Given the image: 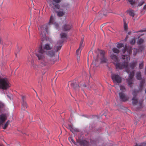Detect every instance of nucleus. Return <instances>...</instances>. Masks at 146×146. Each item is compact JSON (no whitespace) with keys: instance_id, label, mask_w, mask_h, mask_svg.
Masks as SVG:
<instances>
[{"instance_id":"10","label":"nucleus","mask_w":146,"mask_h":146,"mask_svg":"<svg viewBox=\"0 0 146 146\" xmlns=\"http://www.w3.org/2000/svg\"><path fill=\"white\" fill-rule=\"evenodd\" d=\"M71 85L72 87L74 89L78 91L79 88L81 86L84 87H86L85 83H84L82 84L80 83V85H79L77 83H74V82H73L71 83Z\"/></svg>"},{"instance_id":"32","label":"nucleus","mask_w":146,"mask_h":146,"mask_svg":"<svg viewBox=\"0 0 146 146\" xmlns=\"http://www.w3.org/2000/svg\"><path fill=\"white\" fill-rule=\"evenodd\" d=\"M124 30L127 31V25L125 22H124Z\"/></svg>"},{"instance_id":"26","label":"nucleus","mask_w":146,"mask_h":146,"mask_svg":"<svg viewBox=\"0 0 146 146\" xmlns=\"http://www.w3.org/2000/svg\"><path fill=\"white\" fill-rule=\"evenodd\" d=\"M144 40L142 38H140L138 39L137 41V43L138 44H141L143 43Z\"/></svg>"},{"instance_id":"27","label":"nucleus","mask_w":146,"mask_h":146,"mask_svg":"<svg viewBox=\"0 0 146 146\" xmlns=\"http://www.w3.org/2000/svg\"><path fill=\"white\" fill-rule=\"evenodd\" d=\"M120 89L121 91V92H124L126 91V89L125 87L123 86H120Z\"/></svg>"},{"instance_id":"21","label":"nucleus","mask_w":146,"mask_h":146,"mask_svg":"<svg viewBox=\"0 0 146 146\" xmlns=\"http://www.w3.org/2000/svg\"><path fill=\"white\" fill-rule=\"evenodd\" d=\"M126 12L127 13L129 14V15L133 17L135 16L134 11L131 9H129L127 10Z\"/></svg>"},{"instance_id":"23","label":"nucleus","mask_w":146,"mask_h":146,"mask_svg":"<svg viewBox=\"0 0 146 146\" xmlns=\"http://www.w3.org/2000/svg\"><path fill=\"white\" fill-rule=\"evenodd\" d=\"M136 78L137 79L139 80H140L141 79V74L140 72H138L137 73Z\"/></svg>"},{"instance_id":"50","label":"nucleus","mask_w":146,"mask_h":146,"mask_svg":"<svg viewBox=\"0 0 146 146\" xmlns=\"http://www.w3.org/2000/svg\"><path fill=\"white\" fill-rule=\"evenodd\" d=\"M55 61H54V62L53 63H54V62H55Z\"/></svg>"},{"instance_id":"45","label":"nucleus","mask_w":146,"mask_h":146,"mask_svg":"<svg viewBox=\"0 0 146 146\" xmlns=\"http://www.w3.org/2000/svg\"><path fill=\"white\" fill-rule=\"evenodd\" d=\"M38 82L39 83V84H41V82L40 81H38Z\"/></svg>"},{"instance_id":"1","label":"nucleus","mask_w":146,"mask_h":146,"mask_svg":"<svg viewBox=\"0 0 146 146\" xmlns=\"http://www.w3.org/2000/svg\"><path fill=\"white\" fill-rule=\"evenodd\" d=\"M132 48L131 46L125 45L124 48L123 50V53H126L127 54L122 55V58L125 60L122 62H119L117 56L112 54L111 56V58L113 60V63L115 65L117 69H122L125 68L126 72L129 73L130 72L127 68L128 64V61L130 60L129 55L131 53Z\"/></svg>"},{"instance_id":"42","label":"nucleus","mask_w":146,"mask_h":146,"mask_svg":"<svg viewBox=\"0 0 146 146\" xmlns=\"http://www.w3.org/2000/svg\"><path fill=\"white\" fill-rule=\"evenodd\" d=\"M142 103L141 102L139 104V108H141L142 107Z\"/></svg>"},{"instance_id":"20","label":"nucleus","mask_w":146,"mask_h":146,"mask_svg":"<svg viewBox=\"0 0 146 146\" xmlns=\"http://www.w3.org/2000/svg\"><path fill=\"white\" fill-rule=\"evenodd\" d=\"M45 53L50 57H52L54 56V53L53 50L47 51L45 52Z\"/></svg>"},{"instance_id":"7","label":"nucleus","mask_w":146,"mask_h":146,"mask_svg":"<svg viewBox=\"0 0 146 146\" xmlns=\"http://www.w3.org/2000/svg\"><path fill=\"white\" fill-rule=\"evenodd\" d=\"M62 0H52V2L49 3V6L55 11L57 9H59L60 6L58 3L61 2Z\"/></svg>"},{"instance_id":"35","label":"nucleus","mask_w":146,"mask_h":146,"mask_svg":"<svg viewBox=\"0 0 146 146\" xmlns=\"http://www.w3.org/2000/svg\"><path fill=\"white\" fill-rule=\"evenodd\" d=\"M54 25L55 27L57 29H58V28L59 25L58 24L56 23V22L53 24Z\"/></svg>"},{"instance_id":"49","label":"nucleus","mask_w":146,"mask_h":146,"mask_svg":"<svg viewBox=\"0 0 146 146\" xmlns=\"http://www.w3.org/2000/svg\"><path fill=\"white\" fill-rule=\"evenodd\" d=\"M19 50H18V52H19Z\"/></svg>"},{"instance_id":"5","label":"nucleus","mask_w":146,"mask_h":146,"mask_svg":"<svg viewBox=\"0 0 146 146\" xmlns=\"http://www.w3.org/2000/svg\"><path fill=\"white\" fill-rule=\"evenodd\" d=\"M48 25H44L38 27L41 36L44 38H46V34L48 33Z\"/></svg>"},{"instance_id":"28","label":"nucleus","mask_w":146,"mask_h":146,"mask_svg":"<svg viewBox=\"0 0 146 146\" xmlns=\"http://www.w3.org/2000/svg\"><path fill=\"white\" fill-rule=\"evenodd\" d=\"M112 51L113 52L118 53L119 52V50L116 48H114L112 49Z\"/></svg>"},{"instance_id":"51","label":"nucleus","mask_w":146,"mask_h":146,"mask_svg":"<svg viewBox=\"0 0 146 146\" xmlns=\"http://www.w3.org/2000/svg\"><path fill=\"white\" fill-rule=\"evenodd\" d=\"M145 70H146V68H145Z\"/></svg>"},{"instance_id":"13","label":"nucleus","mask_w":146,"mask_h":146,"mask_svg":"<svg viewBox=\"0 0 146 146\" xmlns=\"http://www.w3.org/2000/svg\"><path fill=\"white\" fill-rule=\"evenodd\" d=\"M100 53L101 55V58L100 60L101 62L102 63H105L107 61V59L104 56L105 52L103 50H100Z\"/></svg>"},{"instance_id":"39","label":"nucleus","mask_w":146,"mask_h":146,"mask_svg":"<svg viewBox=\"0 0 146 146\" xmlns=\"http://www.w3.org/2000/svg\"><path fill=\"white\" fill-rule=\"evenodd\" d=\"M70 139H71L72 142L74 144H76V143L74 141L72 138H71Z\"/></svg>"},{"instance_id":"17","label":"nucleus","mask_w":146,"mask_h":146,"mask_svg":"<svg viewBox=\"0 0 146 146\" xmlns=\"http://www.w3.org/2000/svg\"><path fill=\"white\" fill-rule=\"evenodd\" d=\"M55 22L54 17L52 15L50 17L49 22L47 25L50 26V25H53Z\"/></svg>"},{"instance_id":"6","label":"nucleus","mask_w":146,"mask_h":146,"mask_svg":"<svg viewBox=\"0 0 146 146\" xmlns=\"http://www.w3.org/2000/svg\"><path fill=\"white\" fill-rule=\"evenodd\" d=\"M60 36L61 39L59 41L57 44L54 46V50L56 52H57L60 49L62 46V44L63 42V40H62V38H66L67 35L65 33H62L60 34Z\"/></svg>"},{"instance_id":"46","label":"nucleus","mask_w":146,"mask_h":146,"mask_svg":"<svg viewBox=\"0 0 146 146\" xmlns=\"http://www.w3.org/2000/svg\"><path fill=\"white\" fill-rule=\"evenodd\" d=\"M141 47H140V48H139V49H140L141 50H141Z\"/></svg>"},{"instance_id":"43","label":"nucleus","mask_w":146,"mask_h":146,"mask_svg":"<svg viewBox=\"0 0 146 146\" xmlns=\"http://www.w3.org/2000/svg\"><path fill=\"white\" fill-rule=\"evenodd\" d=\"M7 97H8L10 99H11V97H10L9 96V95H7Z\"/></svg>"},{"instance_id":"33","label":"nucleus","mask_w":146,"mask_h":146,"mask_svg":"<svg viewBox=\"0 0 146 146\" xmlns=\"http://www.w3.org/2000/svg\"><path fill=\"white\" fill-rule=\"evenodd\" d=\"M9 123V121H8L6 122V123L5 124L4 127H3V129H6V128L7 127Z\"/></svg>"},{"instance_id":"11","label":"nucleus","mask_w":146,"mask_h":146,"mask_svg":"<svg viewBox=\"0 0 146 146\" xmlns=\"http://www.w3.org/2000/svg\"><path fill=\"white\" fill-rule=\"evenodd\" d=\"M26 97L25 96H22V110L24 111L25 110L26 108H27V104L26 102Z\"/></svg>"},{"instance_id":"2","label":"nucleus","mask_w":146,"mask_h":146,"mask_svg":"<svg viewBox=\"0 0 146 146\" xmlns=\"http://www.w3.org/2000/svg\"><path fill=\"white\" fill-rule=\"evenodd\" d=\"M49 42L43 45L42 44L35 50V54L39 60L40 66L42 68L45 67L47 68L48 63L45 58V52L47 50H51L53 47V41L51 40Z\"/></svg>"},{"instance_id":"41","label":"nucleus","mask_w":146,"mask_h":146,"mask_svg":"<svg viewBox=\"0 0 146 146\" xmlns=\"http://www.w3.org/2000/svg\"><path fill=\"white\" fill-rule=\"evenodd\" d=\"M38 66L37 65H34V66H33V67L34 68H37Z\"/></svg>"},{"instance_id":"8","label":"nucleus","mask_w":146,"mask_h":146,"mask_svg":"<svg viewBox=\"0 0 146 146\" xmlns=\"http://www.w3.org/2000/svg\"><path fill=\"white\" fill-rule=\"evenodd\" d=\"M111 77L114 83H120L121 82V77L117 74H112L111 75Z\"/></svg>"},{"instance_id":"29","label":"nucleus","mask_w":146,"mask_h":146,"mask_svg":"<svg viewBox=\"0 0 146 146\" xmlns=\"http://www.w3.org/2000/svg\"><path fill=\"white\" fill-rule=\"evenodd\" d=\"M117 47L118 48H120L124 46V44L122 43H118L117 44Z\"/></svg>"},{"instance_id":"19","label":"nucleus","mask_w":146,"mask_h":146,"mask_svg":"<svg viewBox=\"0 0 146 146\" xmlns=\"http://www.w3.org/2000/svg\"><path fill=\"white\" fill-rule=\"evenodd\" d=\"M106 10H103L99 12V17L100 18H102L106 17L107 14L105 13Z\"/></svg>"},{"instance_id":"18","label":"nucleus","mask_w":146,"mask_h":146,"mask_svg":"<svg viewBox=\"0 0 146 146\" xmlns=\"http://www.w3.org/2000/svg\"><path fill=\"white\" fill-rule=\"evenodd\" d=\"M137 63V60L133 61L129 63V66L131 69H133L136 66Z\"/></svg>"},{"instance_id":"38","label":"nucleus","mask_w":146,"mask_h":146,"mask_svg":"<svg viewBox=\"0 0 146 146\" xmlns=\"http://www.w3.org/2000/svg\"><path fill=\"white\" fill-rule=\"evenodd\" d=\"M69 127L70 131H72V130L73 129L72 126L71 125H70L69 126Z\"/></svg>"},{"instance_id":"30","label":"nucleus","mask_w":146,"mask_h":146,"mask_svg":"<svg viewBox=\"0 0 146 146\" xmlns=\"http://www.w3.org/2000/svg\"><path fill=\"white\" fill-rule=\"evenodd\" d=\"M143 62L142 61L141 63L139 64V69H141L143 68Z\"/></svg>"},{"instance_id":"24","label":"nucleus","mask_w":146,"mask_h":146,"mask_svg":"<svg viewBox=\"0 0 146 146\" xmlns=\"http://www.w3.org/2000/svg\"><path fill=\"white\" fill-rule=\"evenodd\" d=\"M57 15L59 17H61L63 15L64 13L63 12L61 11H58L57 12Z\"/></svg>"},{"instance_id":"4","label":"nucleus","mask_w":146,"mask_h":146,"mask_svg":"<svg viewBox=\"0 0 146 146\" xmlns=\"http://www.w3.org/2000/svg\"><path fill=\"white\" fill-rule=\"evenodd\" d=\"M145 81L143 79L141 81L140 84V88L139 90H134L132 94L133 96L132 99V104L133 105H136L138 102L137 99L136 98L137 94L140 91H141L143 88V86L145 82Z\"/></svg>"},{"instance_id":"15","label":"nucleus","mask_w":146,"mask_h":146,"mask_svg":"<svg viewBox=\"0 0 146 146\" xmlns=\"http://www.w3.org/2000/svg\"><path fill=\"white\" fill-rule=\"evenodd\" d=\"M7 119V116L5 114H2L0 115V125L2 124Z\"/></svg>"},{"instance_id":"3","label":"nucleus","mask_w":146,"mask_h":146,"mask_svg":"<svg viewBox=\"0 0 146 146\" xmlns=\"http://www.w3.org/2000/svg\"><path fill=\"white\" fill-rule=\"evenodd\" d=\"M11 86L9 79L6 77L0 76V89L6 90L9 89Z\"/></svg>"},{"instance_id":"25","label":"nucleus","mask_w":146,"mask_h":146,"mask_svg":"<svg viewBox=\"0 0 146 146\" xmlns=\"http://www.w3.org/2000/svg\"><path fill=\"white\" fill-rule=\"evenodd\" d=\"M130 4L133 7L134 5L136 3L135 0H128Z\"/></svg>"},{"instance_id":"9","label":"nucleus","mask_w":146,"mask_h":146,"mask_svg":"<svg viewBox=\"0 0 146 146\" xmlns=\"http://www.w3.org/2000/svg\"><path fill=\"white\" fill-rule=\"evenodd\" d=\"M134 71L133 70L130 72L129 78L126 79L128 86L132 87L133 84V79L134 76Z\"/></svg>"},{"instance_id":"48","label":"nucleus","mask_w":146,"mask_h":146,"mask_svg":"<svg viewBox=\"0 0 146 146\" xmlns=\"http://www.w3.org/2000/svg\"><path fill=\"white\" fill-rule=\"evenodd\" d=\"M145 93H146V89L145 90Z\"/></svg>"},{"instance_id":"14","label":"nucleus","mask_w":146,"mask_h":146,"mask_svg":"<svg viewBox=\"0 0 146 146\" xmlns=\"http://www.w3.org/2000/svg\"><path fill=\"white\" fill-rule=\"evenodd\" d=\"M83 42V40H82L80 46L79 48L76 51V53L77 55V59L78 62H79L80 60V58L79 55L80 54V49L82 48V44Z\"/></svg>"},{"instance_id":"36","label":"nucleus","mask_w":146,"mask_h":146,"mask_svg":"<svg viewBox=\"0 0 146 146\" xmlns=\"http://www.w3.org/2000/svg\"><path fill=\"white\" fill-rule=\"evenodd\" d=\"M145 3L144 1H143L142 2H140L138 4V6L140 7L141 5H142Z\"/></svg>"},{"instance_id":"22","label":"nucleus","mask_w":146,"mask_h":146,"mask_svg":"<svg viewBox=\"0 0 146 146\" xmlns=\"http://www.w3.org/2000/svg\"><path fill=\"white\" fill-rule=\"evenodd\" d=\"M80 144L83 145V146H89V143L86 141H80Z\"/></svg>"},{"instance_id":"31","label":"nucleus","mask_w":146,"mask_h":146,"mask_svg":"<svg viewBox=\"0 0 146 146\" xmlns=\"http://www.w3.org/2000/svg\"><path fill=\"white\" fill-rule=\"evenodd\" d=\"M135 39H131L130 41V43L132 45L135 44Z\"/></svg>"},{"instance_id":"16","label":"nucleus","mask_w":146,"mask_h":146,"mask_svg":"<svg viewBox=\"0 0 146 146\" xmlns=\"http://www.w3.org/2000/svg\"><path fill=\"white\" fill-rule=\"evenodd\" d=\"M72 27L71 24H65L63 26V29L64 31H67L70 30Z\"/></svg>"},{"instance_id":"37","label":"nucleus","mask_w":146,"mask_h":146,"mask_svg":"<svg viewBox=\"0 0 146 146\" xmlns=\"http://www.w3.org/2000/svg\"><path fill=\"white\" fill-rule=\"evenodd\" d=\"M146 32V28L143 30H140L137 32Z\"/></svg>"},{"instance_id":"47","label":"nucleus","mask_w":146,"mask_h":146,"mask_svg":"<svg viewBox=\"0 0 146 146\" xmlns=\"http://www.w3.org/2000/svg\"><path fill=\"white\" fill-rule=\"evenodd\" d=\"M15 55H16V56H17V54L15 53Z\"/></svg>"},{"instance_id":"34","label":"nucleus","mask_w":146,"mask_h":146,"mask_svg":"<svg viewBox=\"0 0 146 146\" xmlns=\"http://www.w3.org/2000/svg\"><path fill=\"white\" fill-rule=\"evenodd\" d=\"M137 146H146V143L143 142L138 144H137Z\"/></svg>"},{"instance_id":"12","label":"nucleus","mask_w":146,"mask_h":146,"mask_svg":"<svg viewBox=\"0 0 146 146\" xmlns=\"http://www.w3.org/2000/svg\"><path fill=\"white\" fill-rule=\"evenodd\" d=\"M120 99L123 102H125L128 100V97L125 94L124 92H121L119 93Z\"/></svg>"},{"instance_id":"44","label":"nucleus","mask_w":146,"mask_h":146,"mask_svg":"<svg viewBox=\"0 0 146 146\" xmlns=\"http://www.w3.org/2000/svg\"><path fill=\"white\" fill-rule=\"evenodd\" d=\"M144 35V34H141L139 36H142L143 35Z\"/></svg>"},{"instance_id":"40","label":"nucleus","mask_w":146,"mask_h":146,"mask_svg":"<svg viewBox=\"0 0 146 146\" xmlns=\"http://www.w3.org/2000/svg\"><path fill=\"white\" fill-rule=\"evenodd\" d=\"M143 9L144 10L146 9V4L144 6Z\"/></svg>"}]
</instances>
